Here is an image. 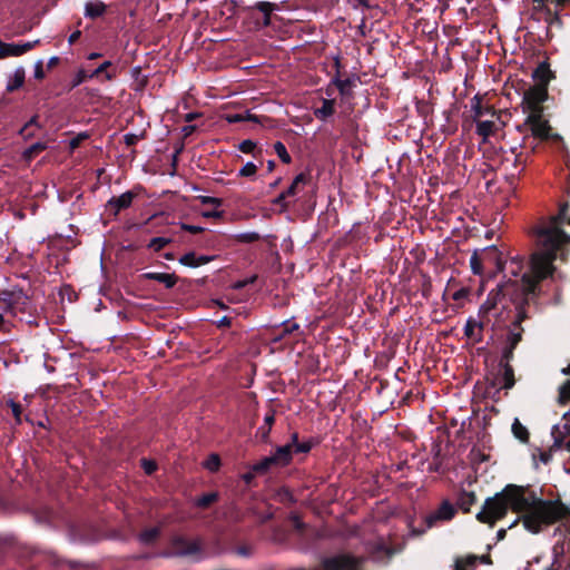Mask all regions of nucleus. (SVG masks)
I'll return each mask as SVG.
<instances>
[{"instance_id":"f257e3e1","label":"nucleus","mask_w":570,"mask_h":570,"mask_svg":"<svg viewBox=\"0 0 570 570\" xmlns=\"http://www.w3.org/2000/svg\"><path fill=\"white\" fill-rule=\"evenodd\" d=\"M509 509L522 515L524 528L532 533H539L570 515V509L559 499L543 500L530 487L508 484L484 501L476 519L492 527L505 517Z\"/></svg>"},{"instance_id":"f03ea898","label":"nucleus","mask_w":570,"mask_h":570,"mask_svg":"<svg viewBox=\"0 0 570 570\" xmlns=\"http://www.w3.org/2000/svg\"><path fill=\"white\" fill-rule=\"evenodd\" d=\"M568 210L569 204H561L557 215L541 222L533 228L537 250L532 254L531 266L539 278L553 273V262L557 258V253L570 243V236L560 227L563 224L570 225Z\"/></svg>"},{"instance_id":"7ed1b4c3","label":"nucleus","mask_w":570,"mask_h":570,"mask_svg":"<svg viewBox=\"0 0 570 570\" xmlns=\"http://www.w3.org/2000/svg\"><path fill=\"white\" fill-rule=\"evenodd\" d=\"M531 262L532 257L529 261V271L527 272H523L524 259L520 256L512 257L509 261H504L503 263V268L501 272H504L505 275H511L514 277L521 276L520 283L518 284V289L520 293H517L515 297L512 299L513 304L524 297H529V304L533 302L539 295L540 282L551 275L549 274L540 278L537 277L532 271Z\"/></svg>"},{"instance_id":"20e7f679","label":"nucleus","mask_w":570,"mask_h":570,"mask_svg":"<svg viewBox=\"0 0 570 570\" xmlns=\"http://www.w3.org/2000/svg\"><path fill=\"white\" fill-rule=\"evenodd\" d=\"M514 305V317L510 325L507 326V335L503 341L501 357L513 360V353L518 344L522 341L524 328L522 322L530 318L529 297L517 301Z\"/></svg>"},{"instance_id":"39448f33","label":"nucleus","mask_w":570,"mask_h":570,"mask_svg":"<svg viewBox=\"0 0 570 570\" xmlns=\"http://www.w3.org/2000/svg\"><path fill=\"white\" fill-rule=\"evenodd\" d=\"M454 514H455L454 507L448 500H444L436 511H434L430 515L425 517V528H422V529L413 528V518L411 515L404 517V522L410 528V535L417 537V535H421L422 533H424L426 528L433 527L435 521H439V520L449 521L454 517Z\"/></svg>"},{"instance_id":"423d86ee","label":"nucleus","mask_w":570,"mask_h":570,"mask_svg":"<svg viewBox=\"0 0 570 570\" xmlns=\"http://www.w3.org/2000/svg\"><path fill=\"white\" fill-rule=\"evenodd\" d=\"M202 551V542L199 539L188 540L183 535H174L169 542V551L165 552V557H189L198 554Z\"/></svg>"},{"instance_id":"0eeeda50","label":"nucleus","mask_w":570,"mask_h":570,"mask_svg":"<svg viewBox=\"0 0 570 570\" xmlns=\"http://www.w3.org/2000/svg\"><path fill=\"white\" fill-rule=\"evenodd\" d=\"M548 98V88L543 86H530L524 90L522 97V107L529 114L543 112L542 104Z\"/></svg>"},{"instance_id":"6e6552de","label":"nucleus","mask_w":570,"mask_h":570,"mask_svg":"<svg viewBox=\"0 0 570 570\" xmlns=\"http://www.w3.org/2000/svg\"><path fill=\"white\" fill-rule=\"evenodd\" d=\"M543 112L529 114L523 126H529L531 134L534 138L541 140L560 139L558 135L551 134V126L547 119L543 118Z\"/></svg>"},{"instance_id":"1a4fd4ad","label":"nucleus","mask_w":570,"mask_h":570,"mask_svg":"<svg viewBox=\"0 0 570 570\" xmlns=\"http://www.w3.org/2000/svg\"><path fill=\"white\" fill-rule=\"evenodd\" d=\"M361 559L341 554L324 561L325 570H360Z\"/></svg>"},{"instance_id":"9d476101","label":"nucleus","mask_w":570,"mask_h":570,"mask_svg":"<svg viewBox=\"0 0 570 570\" xmlns=\"http://www.w3.org/2000/svg\"><path fill=\"white\" fill-rule=\"evenodd\" d=\"M489 323L483 317H469L464 326V335L473 343H480L483 340V330Z\"/></svg>"},{"instance_id":"9b49d317","label":"nucleus","mask_w":570,"mask_h":570,"mask_svg":"<svg viewBox=\"0 0 570 570\" xmlns=\"http://www.w3.org/2000/svg\"><path fill=\"white\" fill-rule=\"evenodd\" d=\"M501 302V291H491L487 301L480 306L478 316L491 321V316H498L499 303Z\"/></svg>"},{"instance_id":"f8f14e48","label":"nucleus","mask_w":570,"mask_h":570,"mask_svg":"<svg viewBox=\"0 0 570 570\" xmlns=\"http://www.w3.org/2000/svg\"><path fill=\"white\" fill-rule=\"evenodd\" d=\"M23 297L21 289L0 291V309L3 313H11L14 306L21 303Z\"/></svg>"},{"instance_id":"ddd939ff","label":"nucleus","mask_w":570,"mask_h":570,"mask_svg":"<svg viewBox=\"0 0 570 570\" xmlns=\"http://www.w3.org/2000/svg\"><path fill=\"white\" fill-rule=\"evenodd\" d=\"M533 2L537 3L534 6V9L546 8L544 20L551 24L553 22H560V19L558 16V11L552 13L548 7L552 4L556 8H560L563 7L564 4L570 3V0H533Z\"/></svg>"},{"instance_id":"4468645a","label":"nucleus","mask_w":570,"mask_h":570,"mask_svg":"<svg viewBox=\"0 0 570 570\" xmlns=\"http://www.w3.org/2000/svg\"><path fill=\"white\" fill-rule=\"evenodd\" d=\"M551 434L556 446H566V449L570 451V421L566 422L561 426L554 425Z\"/></svg>"},{"instance_id":"2eb2a0df","label":"nucleus","mask_w":570,"mask_h":570,"mask_svg":"<svg viewBox=\"0 0 570 570\" xmlns=\"http://www.w3.org/2000/svg\"><path fill=\"white\" fill-rule=\"evenodd\" d=\"M481 252L485 265H493L498 272L502 271L504 261L501 252L495 246L485 247Z\"/></svg>"},{"instance_id":"dca6fc26","label":"nucleus","mask_w":570,"mask_h":570,"mask_svg":"<svg viewBox=\"0 0 570 570\" xmlns=\"http://www.w3.org/2000/svg\"><path fill=\"white\" fill-rule=\"evenodd\" d=\"M136 194L131 190L121 194L118 197H112L108 200V207L114 210L115 214H118L120 210L130 207Z\"/></svg>"},{"instance_id":"f3484780","label":"nucleus","mask_w":570,"mask_h":570,"mask_svg":"<svg viewBox=\"0 0 570 570\" xmlns=\"http://www.w3.org/2000/svg\"><path fill=\"white\" fill-rule=\"evenodd\" d=\"M532 78L535 81V86H543L548 88V83L553 78L552 71L548 62L543 61L532 72Z\"/></svg>"},{"instance_id":"a211bd4d","label":"nucleus","mask_w":570,"mask_h":570,"mask_svg":"<svg viewBox=\"0 0 570 570\" xmlns=\"http://www.w3.org/2000/svg\"><path fill=\"white\" fill-rule=\"evenodd\" d=\"M271 456L274 459L275 466H286L292 461L293 448L286 443L285 445L278 446Z\"/></svg>"},{"instance_id":"6ab92c4d","label":"nucleus","mask_w":570,"mask_h":570,"mask_svg":"<svg viewBox=\"0 0 570 570\" xmlns=\"http://www.w3.org/2000/svg\"><path fill=\"white\" fill-rule=\"evenodd\" d=\"M511 361L512 360H505L501 357L499 363L500 367L502 368V389L505 390L512 389L515 384L514 370L510 364Z\"/></svg>"},{"instance_id":"aec40b11","label":"nucleus","mask_w":570,"mask_h":570,"mask_svg":"<svg viewBox=\"0 0 570 570\" xmlns=\"http://www.w3.org/2000/svg\"><path fill=\"white\" fill-rule=\"evenodd\" d=\"M107 6L100 0L88 1L85 4V16L90 19H96L105 14Z\"/></svg>"},{"instance_id":"412c9836","label":"nucleus","mask_w":570,"mask_h":570,"mask_svg":"<svg viewBox=\"0 0 570 570\" xmlns=\"http://www.w3.org/2000/svg\"><path fill=\"white\" fill-rule=\"evenodd\" d=\"M145 277L147 279L156 281L158 283H161L165 285L166 288H171L176 285L178 278L175 274H168V273H146Z\"/></svg>"},{"instance_id":"4be33fe9","label":"nucleus","mask_w":570,"mask_h":570,"mask_svg":"<svg viewBox=\"0 0 570 570\" xmlns=\"http://www.w3.org/2000/svg\"><path fill=\"white\" fill-rule=\"evenodd\" d=\"M471 110L473 112V120H476L488 114H491L492 116L495 114L492 107L482 105V99L479 96H474L472 98Z\"/></svg>"},{"instance_id":"5701e85b","label":"nucleus","mask_w":570,"mask_h":570,"mask_svg":"<svg viewBox=\"0 0 570 570\" xmlns=\"http://www.w3.org/2000/svg\"><path fill=\"white\" fill-rule=\"evenodd\" d=\"M476 502L474 492L461 491L459 493L456 504L464 512H470V508Z\"/></svg>"},{"instance_id":"b1692460","label":"nucleus","mask_w":570,"mask_h":570,"mask_svg":"<svg viewBox=\"0 0 570 570\" xmlns=\"http://www.w3.org/2000/svg\"><path fill=\"white\" fill-rule=\"evenodd\" d=\"M479 563V556L469 554L455 560L454 570H474Z\"/></svg>"},{"instance_id":"393cba45","label":"nucleus","mask_w":570,"mask_h":570,"mask_svg":"<svg viewBox=\"0 0 570 570\" xmlns=\"http://www.w3.org/2000/svg\"><path fill=\"white\" fill-rule=\"evenodd\" d=\"M476 122V134L485 141L488 137L493 135L495 130V122L492 120H481L480 118L474 120Z\"/></svg>"},{"instance_id":"a878e982","label":"nucleus","mask_w":570,"mask_h":570,"mask_svg":"<svg viewBox=\"0 0 570 570\" xmlns=\"http://www.w3.org/2000/svg\"><path fill=\"white\" fill-rule=\"evenodd\" d=\"M224 119L229 124H236L242 121H254L258 122V117L256 115L250 114L249 111L236 112V114H226Z\"/></svg>"},{"instance_id":"bb28decb","label":"nucleus","mask_w":570,"mask_h":570,"mask_svg":"<svg viewBox=\"0 0 570 570\" xmlns=\"http://www.w3.org/2000/svg\"><path fill=\"white\" fill-rule=\"evenodd\" d=\"M512 433L515 439H518L522 443H528L530 439V433L528 429L520 422L519 419H514L512 426Z\"/></svg>"},{"instance_id":"cd10ccee","label":"nucleus","mask_w":570,"mask_h":570,"mask_svg":"<svg viewBox=\"0 0 570 570\" xmlns=\"http://www.w3.org/2000/svg\"><path fill=\"white\" fill-rule=\"evenodd\" d=\"M159 534H160V529L158 527H153V528L141 531L138 535V540L142 544L149 546V544H153L157 540Z\"/></svg>"},{"instance_id":"c85d7f7f","label":"nucleus","mask_w":570,"mask_h":570,"mask_svg":"<svg viewBox=\"0 0 570 570\" xmlns=\"http://www.w3.org/2000/svg\"><path fill=\"white\" fill-rule=\"evenodd\" d=\"M288 445L291 448H293V454L294 453H307L312 449V444L309 441H305V442L298 441V434L296 432L292 433L291 442H288Z\"/></svg>"},{"instance_id":"c756f323","label":"nucleus","mask_w":570,"mask_h":570,"mask_svg":"<svg viewBox=\"0 0 570 570\" xmlns=\"http://www.w3.org/2000/svg\"><path fill=\"white\" fill-rule=\"evenodd\" d=\"M563 374L570 375V365L562 370ZM558 401L560 404L566 405L570 402V379L567 380L560 387H559V397Z\"/></svg>"},{"instance_id":"7c9ffc66","label":"nucleus","mask_w":570,"mask_h":570,"mask_svg":"<svg viewBox=\"0 0 570 570\" xmlns=\"http://www.w3.org/2000/svg\"><path fill=\"white\" fill-rule=\"evenodd\" d=\"M420 0H394V8L399 7L402 13L417 12L421 8L417 6Z\"/></svg>"},{"instance_id":"2f4dec72","label":"nucleus","mask_w":570,"mask_h":570,"mask_svg":"<svg viewBox=\"0 0 570 570\" xmlns=\"http://www.w3.org/2000/svg\"><path fill=\"white\" fill-rule=\"evenodd\" d=\"M484 261L482 259V252L474 250L470 258V266L474 275H482L484 272Z\"/></svg>"},{"instance_id":"473e14b6","label":"nucleus","mask_w":570,"mask_h":570,"mask_svg":"<svg viewBox=\"0 0 570 570\" xmlns=\"http://www.w3.org/2000/svg\"><path fill=\"white\" fill-rule=\"evenodd\" d=\"M24 82V70L22 68H19L14 71V73L10 77L8 83H7V90L8 91H14L19 89Z\"/></svg>"},{"instance_id":"72a5a7b5","label":"nucleus","mask_w":570,"mask_h":570,"mask_svg":"<svg viewBox=\"0 0 570 570\" xmlns=\"http://www.w3.org/2000/svg\"><path fill=\"white\" fill-rule=\"evenodd\" d=\"M308 180V176L304 173L298 174L291 186L285 190L288 196H295L298 194L301 186L305 185Z\"/></svg>"},{"instance_id":"f704fd0d","label":"nucleus","mask_w":570,"mask_h":570,"mask_svg":"<svg viewBox=\"0 0 570 570\" xmlns=\"http://www.w3.org/2000/svg\"><path fill=\"white\" fill-rule=\"evenodd\" d=\"M255 8L264 14V26L271 24V13L275 10L276 6L272 2L261 1L255 4Z\"/></svg>"},{"instance_id":"c9c22d12","label":"nucleus","mask_w":570,"mask_h":570,"mask_svg":"<svg viewBox=\"0 0 570 570\" xmlns=\"http://www.w3.org/2000/svg\"><path fill=\"white\" fill-rule=\"evenodd\" d=\"M334 111H335L334 101L325 99V100H323L322 107L317 108L314 111V115L316 116V118L324 120L327 117L332 116L334 114Z\"/></svg>"},{"instance_id":"e433bc0d","label":"nucleus","mask_w":570,"mask_h":570,"mask_svg":"<svg viewBox=\"0 0 570 570\" xmlns=\"http://www.w3.org/2000/svg\"><path fill=\"white\" fill-rule=\"evenodd\" d=\"M47 144L46 142H41V141H38V142H35L32 144L30 147H28L24 151H23V158L28 161H30L31 159H33L36 156H38L41 151H43L45 149H47Z\"/></svg>"},{"instance_id":"4c0bfd02","label":"nucleus","mask_w":570,"mask_h":570,"mask_svg":"<svg viewBox=\"0 0 570 570\" xmlns=\"http://www.w3.org/2000/svg\"><path fill=\"white\" fill-rule=\"evenodd\" d=\"M272 456H265L259 462L255 463L253 465V471L257 474H264L266 473L272 466H275V463L273 461Z\"/></svg>"},{"instance_id":"58836bf2","label":"nucleus","mask_w":570,"mask_h":570,"mask_svg":"<svg viewBox=\"0 0 570 570\" xmlns=\"http://www.w3.org/2000/svg\"><path fill=\"white\" fill-rule=\"evenodd\" d=\"M173 242L171 237H154L148 243L147 247L153 249L154 252L161 250L165 246L169 245Z\"/></svg>"},{"instance_id":"ea45409f","label":"nucleus","mask_w":570,"mask_h":570,"mask_svg":"<svg viewBox=\"0 0 570 570\" xmlns=\"http://www.w3.org/2000/svg\"><path fill=\"white\" fill-rule=\"evenodd\" d=\"M233 238L238 243L250 244L257 242L261 238V236L256 232H246L236 234L233 236Z\"/></svg>"},{"instance_id":"a19ab883","label":"nucleus","mask_w":570,"mask_h":570,"mask_svg":"<svg viewBox=\"0 0 570 570\" xmlns=\"http://www.w3.org/2000/svg\"><path fill=\"white\" fill-rule=\"evenodd\" d=\"M203 466L209 472H217L220 468V458L216 453H212L203 463Z\"/></svg>"},{"instance_id":"79ce46f5","label":"nucleus","mask_w":570,"mask_h":570,"mask_svg":"<svg viewBox=\"0 0 570 570\" xmlns=\"http://www.w3.org/2000/svg\"><path fill=\"white\" fill-rule=\"evenodd\" d=\"M0 47H2L3 58L20 56L19 43H6L0 40Z\"/></svg>"},{"instance_id":"37998d69","label":"nucleus","mask_w":570,"mask_h":570,"mask_svg":"<svg viewBox=\"0 0 570 570\" xmlns=\"http://www.w3.org/2000/svg\"><path fill=\"white\" fill-rule=\"evenodd\" d=\"M218 500V494L216 492H209V493H206L204 495H202L200 498H198L196 500V505L198 508H207L209 507L212 503L216 502Z\"/></svg>"},{"instance_id":"c03bdc74","label":"nucleus","mask_w":570,"mask_h":570,"mask_svg":"<svg viewBox=\"0 0 570 570\" xmlns=\"http://www.w3.org/2000/svg\"><path fill=\"white\" fill-rule=\"evenodd\" d=\"M274 150L284 164H289L292 161V158L282 141H276L274 144Z\"/></svg>"},{"instance_id":"a18cd8bd","label":"nucleus","mask_w":570,"mask_h":570,"mask_svg":"<svg viewBox=\"0 0 570 570\" xmlns=\"http://www.w3.org/2000/svg\"><path fill=\"white\" fill-rule=\"evenodd\" d=\"M275 422V411L269 410L264 417V424L266 425V432H263V440L266 441L268 439L272 426Z\"/></svg>"},{"instance_id":"49530a36","label":"nucleus","mask_w":570,"mask_h":570,"mask_svg":"<svg viewBox=\"0 0 570 570\" xmlns=\"http://www.w3.org/2000/svg\"><path fill=\"white\" fill-rule=\"evenodd\" d=\"M562 553H563V548L556 544L553 547L554 559H553L551 566L547 568V570H560L561 562L559 559L562 556Z\"/></svg>"},{"instance_id":"de8ad7c7","label":"nucleus","mask_w":570,"mask_h":570,"mask_svg":"<svg viewBox=\"0 0 570 570\" xmlns=\"http://www.w3.org/2000/svg\"><path fill=\"white\" fill-rule=\"evenodd\" d=\"M6 405L8 407H10L11 410V413L12 415L14 416L16 419V422L17 423H20L21 422V413H22V407H21V404L14 402L13 400H8L6 402Z\"/></svg>"},{"instance_id":"09e8293b","label":"nucleus","mask_w":570,"mask_h":570,"mask_svg":"<svg viewBox=\"0 0 570 570\" xmlns=\"http://www.w3.org/2000/svg\"><path fill=\"white\" fill-rule=\"evenodd\" d=\"M179 263L188 267H197V256L194 252L186 253L179 258Z\"/></svg>"},{"instance_id":"8fccbe9b","label":"nucleus","mask_w":570,"mask_h":570,"mask_svg":"<svg viewBox=\"0 0 570 570\" xmlns=\"http://www.w3.org/2000/svg\"><path fill=\"white\" fill-rule=\"evenodd\" d=\"M256 171L257 166L254 163L248 161L240 168L238 175L243 177H252L256 174Z\"/></svg>"},{"instance_id":"3c124183","label":"nucleus","mask_w":570,"mask_h":570,"mask_svg":"<svg viewBox=\"0 0 570 570\" xmlns=\"http://www.w3.org/2000/svg\"><path fill=\"white\" fill-rule=\"evenodd\" d=\"M517 147L511 148V154L513 155L512 163L514 168H518L520 166V171H522L525 165V158H523L522 153H517Z\"/></svg>"},{"instance_id":"603ef678","label":"nucleus","mask_w":570,"mask_h":570,"mask_svg":"<svg viewBox=\"0 0 570 570\" xmlns=\"http://www.w3.org/2000/svg\"><path fill=\"white\" fill-rule=\"evenodd\" d=\"M31 126H38V116L31 117V119L21 128L20 135H22L24 139H29L33 136L32 132L28 131Z\"/></svg>"},{"instance_id":"864d4df0","label":"nucleus","mask_w":570,"mask_h":570,"mask_svg":"<svg viewBox=\"0 0 570 570\" xmlns=\"http://www.w3.org/2000/svg\"><path fill=\"white\" fill-rule=\"evenodd\" d=\"M235 553L240 557H250L253 554V547L249 544H242L235 549Z\"/></svg>"},{"instance_id":"5fc2aeb1","label":"nucleus","mask_w":570,"mask_h":570,"mask_svg":"<svg viewBox=\"0 0 570 570\" xmlns=\"http://www.w3.org/2000/svg\"><path fill=\"white\" fill-rule=\"evenodd\" d=\"M39 43H40L39 39L33 40V41H28V42H24V43H19L20 56H22L23 53L30 51L31 49H33Z\"/></svg>"},{"instance_id":"6e6d98bb","label":"nucleus","mask_w":570,"mask_h":570,"mask_svg":"<svg viewBox=\"0 0 570 570\" xmlns=\"http://www.w3.org/2000/svg\"><path fill=\"white\" fill-rule=\"evenodd\" d=\"M286 197H288V195H287L285 191H283L282 194H279V195H278V196L273 200V203H274L275 205L281 206L282 210H286V209H287V207H288V204H287V203H286V200H285V199H286Z\"/></svg>"},{"instance_id":"4d7b16f0","label":"nucleus","mask_w":570,"mask_h":570,"mask_svg":"<svg viewBox=\"0 0 570 570\" xmlns=\"http://www.w3.org/2000/svg\"><path fill=\"white\" fill-rule=\"evenodd\" d=\"M282 326H283V334H291L294 331H297L299 327L297 323H293L289 321L284 322L282 324Z\"/></svg>"},{"instance_id":"13d9d810","label":"nucleus","mask_w":570,"mask_h":570,"mask_svg":"<svg viewBox=\"0 0 570 570\" xmlns=\"http://www.w3.org/2000/svg\"><path fill=\"white\" fill-rule=\"evenodd\" d=\"M141 465L147 474L154 473L157 469V465L154 461H149V460H145V459L141 461Z\"/></svg>"},{"instance_id":"bf43d9fd","label":"nucleus","mask_w":570,"mask_h":570,"mask_svg":"<svg viewBox=\"0 0 570 570\" xmlns=\"http://www.w3.org/2000/svg\"><path fill=\"white\" fill-rule=\"evenodd\" d=\"M255 148V142H253L252 140H244L239 144V150L243 151V153H252Z\"/></svg>"},{"instance_id":"052dcab7","label":"nucleus","mask_w":570,"mask_h":570,"mask_svg":"<svg viewBox=\"0 0 570 570\" xmlns=\"http://www.w3.org/2000/svg\"><path fill=\"white\" fill-rule=\"evenodd\" d=\"M470 291L466 287H462L453 293L452 298L454 301H461L468 297Z\"/></svg>"},{"instance_id":"680f3d73","label":"nucleus","mask_w":570,"mask_h":570,"mask_svg":"<svg viewBox=\"0 0 570 570\" xmlns=\"http://www.w3.org/2000/svg\"><path fill=\"white\" fill-rule=\"evenodd\" d=\"M334 83L336 85V87L338 88L341 94H345L347 87H350V85H351V81L348 79H345V80L335 79Z\"/></svg>"},{"instance_id":"e2e57ef3","label":"nucleus","mask_w":570,"mask_h":570,"mask_svg":"<svg viewBox=\"0 0 570 570\" xmlns=\"http://www.w3.org/2000/svg\"><path fill=\"white\" fill-rule=\"evenodd\" d=\"M124 140L127 146H134L138 142L139 136L135 134H126L124 136Z\"/></svg>"},{"instance_id":"0e129e2a","label":"nucleus","mask_w":570,"mask_h":570,"mask_svg":"<svg viewBox=\"0 0 570 570\" xmlns=\"http://www.w3.org/2000/svg\"><path fill=\"white\" fill-rule=\"evenodd\" d=\"M289 519L293 522V525L295 527V529H297L299 531L304 529V523L302 522L301 518L296 513H292L289 515Z\"/></svg>"},{"instance_id":"69168bd1","label":"nucleus","mask_w":570,"mask_h":570,"mask_svg":"<svg viewBox=\"0 0 570 570\" xmlns=\"http://www.w3.org/2000/svg\"><path fill=\"white\" fill-rule=\"evenodd\" d=\"M180 228L183 230L189 232L191 234H198V233L203 232V227L195 226V225H188V224H181Z\"/></svg>"},{"instance_id":"338daca9","label":"nucleus","mask_w":570,"mask_h":570,"mask_svg":"<svg viewBox=\"0 0 570 570\" xmlns=\"http://www.w3.org/2000/svg\"><path fill=\"white\" fill-rule=\"evenodd\" d=\"M45 77L42 61L39 60L35 66V78L42 79Z\"/></svg>"},{"instance_id":"774afa93","label":"nucleus","mask_w":570,"mask_h":570,"mask_svg":"<svg viewBox=\"0 0 570 570\" xmlns=\"http://www.w3.org/2000/svg\"><path fill=\"white\" fill-rule=\"evenodd\" d=\"M203 204H210L215 206H220L222 202L218 198L209 197V196H203L200 197Z\"/></svg>"}]
</instances>
